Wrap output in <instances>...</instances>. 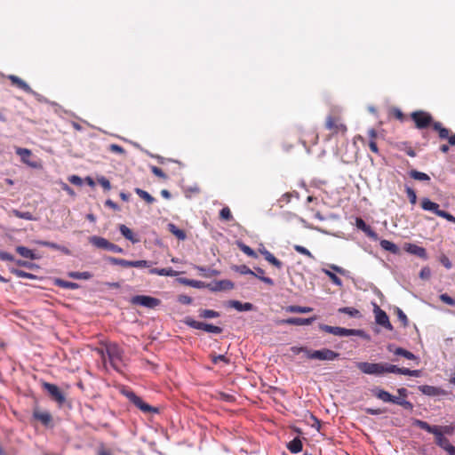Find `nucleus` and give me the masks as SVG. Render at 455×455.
<instances>
[{
	"mask_svg": "<svg viewBox=\"0 0 455 455\" xmlns=\"http://www.w3.org/2000/svg\"><path fill=\"white\" fill-rule=\"evenodd\" d=\"M412 425L430 434H433L435 438L436 445L446 451L448 454H450L455 448V446L451 444L450 441L443 435V433L441 431L440 426H432L429 425L427 421L418 419H413Z\"/></svg>",
	"mask_w": 455,
	"mask_h": 455,
	"instance_id": "f257e3e1",
	"label": "nucleus"
},
{
	"mask_svg": "<svg viewBox=\"0 0 455 455\" xmlns=\"http://www.w3.org/2000/svg\"><path fill=\"white\" fill-rule=\"evenodd\" d=\"M319 329L339 337L357 336L366 340L370 339V336L361 329H347L344 327L331 326L324 323H320Z\"/></svg>",
	"mask_w": 455,
	"mask_h": 455,
	"instance_id": "f03ea898",
	"label": "nucleus"
},
{
	"mask_svg": "<svg viewBox=\"0 0 455 455\" xmlns=\"http://www.w3.org/2000/svg\"><path fill=\"white\" fill-rule=\"evenodd\" d=\"M123 394L128 400L132 403L137 408L145 413H156L158 409L146 403L140 396H138L132 390H123Z\"/></svg>",
	"mask_w": 455,
	"mask_h": 455,
	"instance_id": "7ed1b4c3",
	"label": "nucleus"
},
{
	"mask_svg": "<svg viewBox=\"0 0 455 455\" xmlns=\"http://www.w3.org/2000/svg\"><path fill=\"white\" fill-rule=\"evenodd\" d=\"M356 366L364 374L375 376L385 374V363L360 362L357 363Z\"/></svg>",
	"mask_w": 455,
	"mask_h": 455,
	"instance_id": "20e7f679",
	"label": "nucleus"
},
{
	"mask_svg": "<svg viewBox=\"0 0 455 455\" xmlns=\"http://www.w3.org/2000/svg\"><path fill=\"white\" fill-rule=\"evenodd\" d=\"M184 323L190 328L204 331L209 333L220 334L223 331L221 327L204 322L196 321L191 317H187Z\"/></svg>",
	"mask_w": 455,
	"mask_h": 455,
	"instance_id": "39448f33",
	"label": "nucleus"
},
{
	"mask_svg": "<svg viewBox=\"0 0 455 455\" xmlns=\"http://www.w3.org/2000/svg\"><path fill=\"white\" fill-rule=\"evenodd\" d=\"M89 242L97 248L104 249L116 253H124V249L118 245L110 243L106 238L93 235L89 238Z\"/></svg>",
	"mask_w": 455,
	"mask_h": 455,
	"instance_id": "423d86ee",
	"label": "nucleus"
},
{
	"mask_svg": "<svg viewBox=\"0 0 455 455\" xmlns=\"http://www.w3.org/2000/svg\"><path fill=\"white\" fill-rule=\"evenodd\" d=\"M339 353H337L329 348H323L320 350H311L308 352V359L320 360V361H334L339 357Z\"/></svg>",
	"mask_w": 455,
	"mask_h": 455,
	"instance_id": "0eeeda50",
	"label": "nucleus"
},
{
	"mask_svg": "<svg viewBox=\"0 0 455 455\" xmlns=\"http://www.w3.org/2000/svg\"><path fill=\"white\" fill-rule=\"evenodd\" d=\"M107 354L112 367L119 370L123 360V350L117 345L111 344L107 347Z\"/></svg>",
	"mask_w": 455,
	"mask_h": 455,
	"instance_id": "6e6552de",
	"label": "nucleus"
},
{
	"mask_svg": "<svg viewBox=\"0 0 455 455\" xmlns=\"http://www.w3.org/2000/svg\"><path fill=\"white\" fill-rule=\"evenodd\" d=\"M411 117L418 129H425L433 124V118L427 112L418 110L411 114Z\"/></svg>",
	"mask_w": 455,
	"mask_h": 455,
	"instance_id": "1a4fd4ad",
	"label": "nucleus"
},
{
	"mask_svg": "<svg viewBox=\"0 0 455 455\" xmlns=\"http://www.w3.org/2000/svg\"><path fill=\"white\" fill-rule=\"evenodd\" d=\"M131 302L133 305H140L147 308H154L160 304L158 299L147 296V295H136L131 299Z\"/></svg>",
	"mask_w": 455,
	"mask_h": 455,
	"instance_id": "9d476101",
	"label": "nucleus"
},
{
	"mask_svg": "<svg viewBox=\"0 0 455 455\" xmlns=\"http://www.w3.org/2000/svg\"><path fill=\"white\" fill-rule=\"evenodd\" d=\"M43 387L45 391L51 395L52 399L62 405L66 402L64 394L60 391L59 387L54 384L44 382Z\"/></svg>",
	"mask_w": 455,
	"mask_h": 455,
	"instance_id": "9b49d317",
	"label": "nucleus"
},
{
	"mask_svg": "<svg viewBox=\"0 0 455 455\" xmlns=\"http://www.w3.org/2000/svg\"><path fill=\"white\" fill-rule=\"evenodd\" d=\"M232 269L241 275H254L265 283L268 285H274V281L270 277L261 276L259 275L255 274L251 268H249L246 265H235L232 267Z\"/></svg>",
	"mask_w": 455,
	"mask_h": 455,
	"instance_id": "f8f14e48",
	"label": "nucleus"
},
{
	"mask_svg": "<svg viewBox=\"0 0 455 455\" xmlns=\"http://www.w3.org/2000/svg\"><path fill=\"white\" fill-rule=\"evenodd\" d=\"M374 313L375 321L379 325H381L382 327L388 331L393 330V326L389 321L388 315L384 310H382L379 307L375 306Z\"/></svg>",
	"mask_w": 455,
	"mask_h": 455,
	"instance_id": "ddd939ff",
	"label": "nucleus"
},
{
	"mask_svg": "<svg viewBox=\"0 0 455 455\" xmlns=\"http://www.w3.org/2000/svg\"><path fill=\"white\" fill-rule=\"evenodd\" d=\"M234 283L230 280H220L206 284V287L212 291H221L232 290L234 288Z\"/></svg>",
	"mask_w": 455,
	"mask_h": 455,
	"instance_id": "4468645a",
	"label": "nucleus"
},
{
	"mask_svg": "<svg viewBox=\"0 0 455 455\" xmlns=\"http://www.w3.org/2000/svg\"><path fill=\"white\" fill-rule=\"evenodd\" d=\"M355 226L358 229L362 230L367 236L371 238L374 241L379 240L378 234L373 231L369 225L365 223V221L361 218H356Z\"/></svg>",
	"mask_w": 455,
	"mask_h": 455,
	"instance_id": "2eb2a0df",
	"label": "nucleus"
},
{
	"mask_svg": "<svg viewBox=\"0 0 455 455\" xmlns=\"http://www.w3.org/2000/svg\"><path fill=\"white\" fill-rule=\"evenodd\" d=\"M404 250L412 255H416L420 259H427V254L425 248L420 247L414 243H405L404 244Z\"/></svg>",
	"mask_w": 455,
	"mask_h": 455,
	"instance_id": "dca6fc26",
	"label": "nucleus"
},
{
	"mask_svg": "<svg viewBox=\"0 0 455 455\" xmlns=\"http://www.w3.org/2000/svg\"><path fill=\"white\" fill-rule=\"evenodd\" d=\"M316 318V316H312L309 318L290 317L283 320V323L289 325H309L315 322Z\"/></svg>",
	"mask_w": 455,
	"mask_h": 455,
	"instance_id": "f3484780",
	"label": "nucleus"
},
{
	"mask_svg": "<svg viewBox=\"0 0 455 455\" xmlns=\"http://www.w3.org/2000/svg\"><path fill=\"white\" fill-rule=\"evenodd\" d=\"M419 390L422 394L428 395V396H437V395H443L446 394V392L443 389H442L440 387H433V386H428V385L419 386Z\"/></svg>",
	"mask_w": 455,
	"mask_h": 455,
	"instance_id": "a211bd4d",
	"label": "nucleus"
},
{
	"mask_svg": "<svg viewBox=\"0 0 455 455\" xmlns=\"http://www.w3.org/2000/svg\"><path fill=\"white\" fill-rule=\"evenodd\" d=\"M8 79L12 82V84L16 85L22 91H24L28 93H31V94L35 93L34 91L31 89V87L19 76H14V75H10V76H8Z\"/></svg>",
	"mask_w": 455,
	"mask_h": 455,
	"instance_id": "6ab92c4d",
	"label": "nucleus"
},
{
	"mask_svg": "<svg viewBox=\"0 0 455 455\" xmlns=\"http://www.w3.org/2000/svg\"><path fill=\"white\" fill-rule=\"evenodd\" d=\"M387 349L389 352L394 353V355L403 356L408 360L416 359V356L413 353L403 347H395L394 345H388Z\"/></svg>",
	"mask_w": 455,
	"mask_h": 455,
	"instance_id": "aec40b11",
	"label": "nucleus"
},
{
	"mask_svg": "<svg viewBox=\"0 0 455 455\" xmlns=\"http://www.w3.org/2000/svg\"><path fill=\"white\" fill-rule=\"evenodd\" d=\"M326 128L333 131L334 133H344L347 131L345 124L336 122L331 116H328L326 120Z\"/></svg>",
	"mask_w": 455,
	"mask_h": 455,
	"instance_id": "412c9836",
	"label": "nucleus"
},
{
	"mask_svg": "<svg viewBox=\"0 0 455 455\" xmlns=\"http://www.w3.org/2000/svg\"><path fill=\"white\" fill-rule=\"evenodd\" d=\"M259 252L264 256L265 259L277 267L278 269H281L283 267V262L276 259L269 251L263 248L259 250Z\"/></svg>",
	"mask_w": 455,
	"mask_h": 455,
	"instance_id": "4be33fe9",
	"label": "nucleus"
},
{
	"mask_svg": "<svg viewBox=\"0 0 455 455\" xmlns=\"http://www.w3.org/2000/svg\"><path fill=\"white\" fill-rule=\"evenodd\" d=\"M37 243L41 246H44V247H48V248H52V249H54V250H58V251H60L61 252H63L64 254L66 255H70L71 254V251L68 248L65 247V246H62V245H60L56 243H52V242H48V241H38Z\"/></svg>",
	"mask_w": 455,
	"mask_h": 455,
	"instance_id": "5701e85b",
	"label": "nucleus"
},
{
	"mask_svg": "<svg viewBox=\"0 0 455 455\" xmlns=\"http://www.w3.org/2000/svg\"><path fill=\"white\" fill-rule=\"evenodd\" d=\"M421 207L425 211L432 212L435 214L437 215L438 212H441L442 210L439 209V204L432 202L428 198H423L421 201Z\"/></svg>",
	"mask_w": 455,
	"mask_h": 455,
	"instance_id": "b1692460",
	"label": "nucleus"
},
{
	"mask_svg": "<svg viewBox=\"0 0 455 455\" xmlns=\"http://www.w3.org/2000/svg\"><path fill=\"white\" fill-rule=\"evenodd\" d=\"M229 306L239 312L251 311L253 308V305L251 303H242L238 300H230Z\"/></svg>",
	"mask_w": 455,
	"mask_h": 455,
	"instance_id": "393cba45",
	"label": "nucleus"
},
{
	"mask_svg": "<svg viewBox=\"0 0 455 455\" xmlns=\"http://www.w3.org/2000/svg\"><path fill=\"white\" fill-rule=\"evenodd\" d=\"M119 231L127 240L131 241L132 243H137L140 242V239L137 238L132 231L125 225H119Z\"/></svg>",
	"mask_w": 455,
	"mask_h": 455,
	"instance_id": "a878e982",
	"label": "nucleus"
},
{
	"mask_svg": "<svg viewBox=\"0 0 455 455\" xmlns=\"http://www.w3.org/2000/svg\"><path fill=\"white\" fill-rule=\"evenodd\" d=\"M379 244L383 250L387 251L393 254H398L400 251L399 247L388 240L382 239L380 240Z\"/></svg>",
	"mask_w": 455,
	"mask_h": 455,
	"instance_id": "bb28decb",
	"label": "nucleus"
},
{
	"mask_svg": "<svg viewBox=\"0 0 455 455\" xmlns=\"http://www.w3.org/2000/svg\"><path fill=\"white\" fill-rule=\"evenodd\" d=\"M16 251L22 256L23 258L29 259H36L38 257L34 253V251L25 246H17Z\"/></svg>",
	"mask_w": 455,
	"mask_h": 455,
	"instance_id": "cd10ccee",
	"label": "nucleus"
},
{
	"mask_svg": "<svg viewBox=\"0 0 455 455\" xmlns=\"http://www.w3.org/2000/svg\"><path fill=\"white\" fill-rule=\"evenodd\" d=\"M196 269L200 272V275L203 277H206V278L216 276V275H219L220 274V272L219 270L213 269V268H211V267H205L197 266Z\"/></svg>",
	"mask_w": 455,
	"mask_h": 455,
	"instance_id": "c85d7f7f",
	"label": "nucleus"
},
{
	"mask_svg": "<svg viewBox=\"0 0 455 455\" xmlns=\"http://www.w3.org/2000/svg\"><path fill=\"white\" fill-rule=\"evenodd\" d=\"M285 311L288 313H296V314H307L313 311V308L310 307H302V306H288L285 308Z\"/></svg>",
	"mask_w": 455,
	"mask_h": 455,
	"instance_id": "c756f323",
	"label": "nucleus"
},
{
	"mask_svg": "<svg viewBox=\"0 0 455 455\" xmlns=\"http://www.w3.org/2000/svg\"><path fill=\"white\" fill-rule=\"evenodd\" d=\"M167 227H168V230L173 235H175L179 240L183 241L186 239L187 235H186L185 231L182 229H180L175 224L169 223Z\"/></svg>",
	"mask_w": 455,
	"mask_h": 455,
	"instance_id": "7c9ffc66",
	"label": "nucleus"
},
{
	"mask_svg": "<svg viewBox=\"0 0 455 455\" xmlns=\"http://www.w3.org/2000/svg\"><path fill=\"white\" fill-rule=\"evenodd\" d=\"M287 448L291 453H299L302 450V442L299 437H295L287 444Z\"/></svg>",
	"mask_w": 455,
	"mask_h": 455,
	"instance_id": "2f4dec72",
	"label": "nucleus"
},
{
	"mask_svg": "<svg viewBox=\"0 0 455 455\" xmlns=\"http://www.w3.org/2000/svg\"><path fill=\"white\" fill-rule=\"evenodd\" d=\"M149 273L153 274V275H162V276H175L176 275V272L172 267H169V268H151L149 270Z\"/></svg>",
	"mask_w": 455,
	"mask_h": 455,
	"instance_id": "473e14b6",
	"label": "nucleus"
},
{
	"mask_svg": "<svg viewBox=\"0 0 455 455\" xmlns=\"http://www.w3.org/2000/svg\"><path fill=\"white\" fill-rule=\"evenodd\" d=\"M180 283L188 285L194 288L201 289L205 288L206 284L202 281L193 280V279H187V278H180Z\"/></svg>",
	"mask_w": 455,
	"mask_h": 455,
	"instance_id": "72a5a7b5",
	"label": "nucleus"
},
{
	"mask_svg": "<svg viewBox=\"0 0 455 455\" xmlns=\"http://www.w3.org/2000/svg\"><path fill=\"white\" fill-rule=\"evenodd\" d=\"M432 126L435 131L438 132L440 139L445 140L449 138L450 131L447 128L443 127L441 123L434 122Z\"/></svg>",
	"mask_w": 455,
	"mask_h": 455,
	"instance_id": "f704fd0d",
	"label": "nucleus"
},
{
	"mask_svg": "<svg viewBox=\"0 0 455 455\" xmlns=\"http://www.w3.org/2000/svg\"><path fill=\"white\" fill-rule=\"evenodd\" d=\"M55 284L58 287L64 288V289H69V290H76L79 288V284L76 283H72L68 281H65L62 279H56Z\"/></svg>",
	"mask_w": 455,
	"mask_h": 455,
	"instance_id": "c9c22d12",
	"label": "nucleus"
},
{
	"mask_svg": "<svg viewBox=\"0 0 455 455\" xmlns=\"http://www.w3.org/2000/svg\"><path fill=\"white\" fill-rule=\"evenodd\" d=\"M199 317L204 319H211L220 317V314L218 311L212 309H200Z\"/></svg>",
	"mask_w": 455,
	"mask_h": 455,
	"instance_id": "e433bc0d",
	"label": "nucleus"
},
{
	"mask_svg": "<svg viewBox=\"0 0 455 455\" xmlns=\"http://www.w3.org/2000/svg\"><path fill=\"white\" fill-rule=\"evenodd\" d=\"M374 395L378 399H379L385 403H391L392 398H393V395H391L390 393H388L387 391L383 390V389H377L374 392Z\"/></svg>",
	"mask_w": 455,
	"mask_h": 455,
	"instance_id": "4c0bfd02",
	"label": "nucleus"
},
{
	"mask_svg": "<svg viewBox=\"0 0 455 455\" xmlns=\"http://www.w3.org/2000/svg\"><path fill=\"white\" fill-rule=\"evenodd\" d=\"M134 192L140 197L142 198L143 200H145L148 204H153L156 202V198L153 197L149 193H148L147 191L141 189V188H136L134 189Z\"/></svg>",
	"mask_w": 455,
	"mask_h": 455,
	"instance_id": "58836bf2",
	"label": "nucleus"
},
{
	"mask_svg": "<svg viewBox=\"0 0 455 455\" xmlns=\"http://www.w3.org/2000/svg\"><path fill=\"white\" fill-rule=\"evenodd\" d=\"M107 260L113 265H119L124 267H132V260H127L124 259H118L114 257H108Z\"/></svg>",
	"mask_w": 455,
	"mask_h": 455,
	"instance_id": "ea45409f",
	"label": "nucleus"
},
{
	"mask_svg": "<svg viewBox=\"0 0 455 455\" xmlns=\"http://www.w3.org/2000/svg\"><path fill=\"white\" fill-rule=\"evenodd\" d=\"M68 276L73 278V279H76V280H89L92 277V274L88 272V271H84V272H69L68 273Z\"/></svg>",
	"mask_w": 455,
	"mask_h": 455,
	"instance_id": "a19ab883",
	"label": "nucleus"
},
{
	"mask_svg": "<svg viewBox=\"0 0 455 455\" xmlns=\"http://www.w3.org/2000/svg\"><path fill=\"white\" fill-rule=\"evenodd\" d=\"M338 311L342 314H347L349 316L354 317V318L361 317L360 311L355 307H340V308H339Z\"/></svg>",
	"mask_w": 455,
	"mask_h": 455,
	"instance_id": "79ce46f5",
	"label": "nucleus"
},
{
	"mask_svg": "<svg viewBox=\"0 0 455 455\" xmlns=\"http://www.w3.org/2000/svg\"><path fill=\"white\" fill-rule=\"evenodd\" d=\"M322 272L324 273L335 285L339 287L343 285L342 280L335 273L326 268H323Z\"/></svg>",
	"mask_w": 455,
	"mask_h": 455,
	"instance_id": "37998d69",
	"label": "nucleus"
},
{
	"mask_svg": "<svg viewBox=\"0 0 455 455\" xmlns=\"http://www.w3.org/2000/svg\"><path fill=\"white\" fill-rule=\"evenodd\" d=\"M409 175H410L411 178H412L414 180H421V181H428V180H430V177L427 173L419 172L417 170H411L409 172Z\"/></svg>",
	"mask_w": 455,
	"mask_h": 455,
	"instance_id": "c03bdc74",
	"label": "nucleus"
},
{
	"mask_svg": "<svg viewBox=\"0 0 455 455\" xmlns=\"http://www.w3.org/2000/svg\"><path fill=\"white\" fill-rule=\"evenodd\" d=\"M385 373L404 374L405 368H400L394 364L385 363Z\"/></svg>",
	"mask_w": 455,
	"mask_h": 455,
	"instance_id": "a18cd8bd",
	"label": "nucleus"
},
{
	"mask_svg": "<svg viewBox=\"0 0 455 455\" xmlns=\"http://www.w3.org/2000/svg\"><path fill=\"white\" fill-rule=\"evenodd\" d=\"M34 417L40 420L44 425H48L52 420V416L48 412H35Z\"/></svg>",
	"mask_w": 455,
	"mask_h": 455,
	"instance_id": "49530a36",
	"label": "nucleus"
},
{
	"mask_svg": "<svg viewBox=\"0 0 455 455\" xmlns=\"http://www.w3.org/2000/svg\"><path fill=\"white\" fill-rule=\"evenodd\" d=\"M11 272L20 278H27V279H36V276L31 273L25 272L21 269L12 268Z\"/></svg>",
	"mask_w": 455,
	"mask_h": 455,
	"instance_id": "de8ad7c7",
	"label": "nucleus"
},
{
	"mask_svg": "<svg viewBox=\"0 0 455 455\" xmlns=\"http://www.w3.org/2000/svg\"><path fill=\"white\" fill-rule=\"evenodd\" d=\"M238 247L247 256L251 257V258H257L258 257L257 253L250 246H248V245H246V244H244L243 243H238Z\"/></svg>",
	"mask_w": 455,
	"mask_h": 455,
	"instance_id": "09e8293b",
	"label": "nucleus"
},
{
	"mask_svg": "<svg viewBox=\"0 0 455 455\" xmlns=\"http://www.w3.org/2000/svg\"><path fill=\"white\" fill-rule=\"evenodd\" d=\"M15 152L18 156H20L21 160L24 163H28L27 158L29 157L31 155V151L29 149L23 148H17Z\"/></svg>",
	"mask_w": 455,
	"mask_h": 455,
	"instance_id": "8fccbe9b",
	"label": "nucleus"
},
{
	"mask_svg": "<svg viewBox=\"0 0 455 455\" xmlns=\"http://www.w3.org/2000/svg\"><path fill=\"white\" fill-rule=\"evenodd\" d=\"M13 214L20 219L26 220H33L34 216L29 212H20L18 210L13 211Z\"/></svg>",
	"mask_w": 455,
	"mask_h": 455,
	"instance_id": "3c124183",
	"label": "nucleus"
},
{
	"mask_svg": "<svg viewBox=\"0 0 455 455\" xmlns=\"http://www.w3.org/2000/svg\"><path fill=\"white\" fill-rule=\"evenodd\" d=\"M405 192H406L407 196H408V198L410 200V203L411 204H415L417 203V195H416V192L414 191V189H412L410 187H406L405 188Z\"/></svg>",
	"mask_w": 455,
	"mask_h": 455,
	"instance_id": "603ef678",
	"label": "nucleus"
},
{
	"mask_svg": "<svg viewBox=\"0 0 455 455\" xmlns=\"http://www.w3.org/2000/svg\"><path fill=\"white\" fill-rule=\"evenodd\" d=\"M220 219L228 220V221H229L233 219L230 209L228 207H224L220 210Z\"/></svg>",
	"mask_w": 455,
	"mask_h": 455,
	"instance_id": "864d4df0",
	"label": "nucleus"
},
{
	"mask_svg": "<svg viewBox=\"0 0 455 455\" xmlns=\"http://www.w3.org/2000/svg\"><path fill=\"white\" fill-rule=\"evenodd\" d=\"M294 250L300 254H303L310 259H314L313 254L306 247H304L302 245H299V244L294 245Z\"/></svg>",
	"mask_w": 455,
	"mask_h": 455,
	"instance_id": "5fc2aeb1",
	"label": "nucleus"
},
{
	"mask_svg": "<svg viewBox=\"0 0 455 455\" xmlns=\"http://www.w3.org/2000/svg\"><path fill=\"white\" fill-rule=\"evenodd\" d=\"M212 361L214 364L223 362L226 364L230 363V360L225 355H212Z\"/></svg>",
	"mask_w": 455,
	"mask_h": 455,
	"instance_id": "6e6d98bb",
	"label": "nucleus"
},
{
	"mask_svg": "<svg viewBox=\"0 0 455 455\" xmlns=\"http://www.w3.org/2000/svg\"><path fill=\"white\" fill-rule=\"evenodd\" d=\"M151 262L148 260H132V267H148Z\"/></svg>",
	"mask_w": 455,
	"mask_h": 455,
	"instance_id": "4d7b16f0",
	"label": "nucleus"
},
{
	"mask_svg": "<svg viewBox=\"0 0 455 455\" xmlns=\"http://www.w3.org/2000/svg\"><path fill=\"white\" fill-rule=\"evenodd\" d=\"M439 261L440 263L446 268V269H451L452 267V263L451 261L449 259V258L444 255V254H442L440 257H439Z\"/></svg>",
	"mask_w": 455,
	"mask_h": 455,
	"instance_id": "13d9d810",
	"label": "nucleus"
},
{
	"mask_svg": "<svg viewBox=\"0 0 455 455\" xmlns=\"http://www.w3.org/2000/svg\"><path fill=\"white\" fill-rule=\"evenodd\" d=\"M97 180H98L99 184H100V186H102V188H103L105 190H108H108H110V189H111V184H110L109 180H108L107 178H105L104 176L99 177V178L97 179Z\"/></svg>",
	"mask_w": 455,
	"mask_h": 455,
	"instance_id": "bf43d9fd",
	"label": "nucleus"
},
{
	"mask_svg": "<svg viewBox=\"0 0 455 455\" xmlns=\"http://www.w3.org/2000/svg\"><path fill=\"white\" fill-rule=\"evenodd\" d=\"M396 315H397V318L403 323V325L404 327L407 326L408 325V318H407L406 315L404 314V312L402 309L397 308Z\"/></svg>",
	"mask_w": 455,
	"mask_h": 455,
	"instance_id": "052dcab7",
	"label": "nucleus"
},
{
	"mask_svg": "<svg viewBox=\"0 0 455 455\" xmlns=\"http://www.w3.org/2000/svg\"><path fill=\"white\" fill-rule=\"evenodd\" d=\"M437 216L442 217L450 222L455 223V217L448 212L442 210L441 212H437Z\"/></svg>",
	"mask_w": 455,
	"mask_h": 455,
	"instance_id": "680f3d73",
	"label": "nucleus"
},
{
	"mask_svg": "<svg viewBox=\"0 0 455 455\" xmlns=\"http://www.w3.org/2000/svg\"><path fill=\"white\" fill-rule=\"evenodd\" d=\"M291 351L295 355H299V353L303 352L306 354L307 358H308V352H311V350H309L308 348H307L305 347H291Z\"/></svg>",
	"mask_w": 455,
	"mask_h": 455,
	"instance_id": "e2e57ef3",
	"label": "nucleus"
},
{
	"mask_svg": "<svg viewBox=\"0 0 455 455\" xmlns=\"http://www.w3.org/2000/svg\"><path fill=\"white\" fill-rule=\"evenodd\" d=\"M440 299L445 304L455 306V299L449 296L447 293L441 294Z\"/></svg>",
	"mask_w": 455,
	"mask_h": 455,
	"instance_id": "0e129e2a",
	"label": "nucleus"
},
{
	"mask_svg": "<svg viewBox=\"0 0 455 455\" xmlns=\"http://www.w3.org/2000/svg\"><path fill=\"white\" fill-rule=\"evenodd\" d=\"M177 300L183 305H189L192 303L193 299L190 296L180 294L178 296Z\"/></svg>",
	"mask_w": 455,
	"mask_h": 455,
	"instance_id": "69168bd1",
	"label": "nucleus"
},
{
	"mask_svg": "<svg viewBox=\"0 0 455 455\" xmlns=\"http://www.w3.org/2000/svg\"><path fill=\"white\" fill-rule=\"evenodd\" d=\"M151 172L157 177L162 179H166L165 173L163 172L162 169L156 166H151Z\"/></svg>",
	"mask_w": 455,
	"mask_h": 455,
	"instance_id": "338daca9",
	"label": "nucleus"
},
{
	"mask_svg": "<svg viewBox=\"0 0 455 455\" xmlns=\"http://www.w3.org/2000/svg\"><path fill=\"white\" fill-rule=\"evenodd\" d=\"M431 275V270L429 267H425L419 272V277L422 279H428Z\"/></svg>",
	"mask_w": 455,
	"mask_h": 455,
	"instance_id": "774afa93",
	"label": "nucleus"
}]
</instances>
